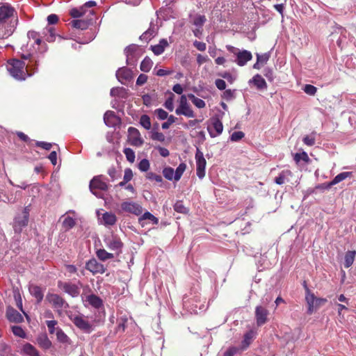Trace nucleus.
<instances>
[{
  "instance_id": "obj_39",
  "label": "nucleus",
  "mask_w": 356,
  "mask_h": 356,
  "mask_svg": "<svg viewBox=\"0 0 356 356\" xmlns=\"http://www.w3.org/2000/svg\"><path fill=\"white\" fill-rule=\"evenodd\" d=\"M186 165L184 163H181L179 165V166L177 168L176 170L175 171V177L174 179L177 181H179L184 171L186 170Z\"/></svg>"
},
{
  "instance_id": "obj_26",
  "label": "nucleus",
  "mask_w": 356,
  "mask_h": 356,
  "mask_svg": "<svg viewBox=\"0 0 356 356\" xmlns=\"http://www.w3.org/2000/svg\"><path fill=\"white\" fill-rule=\"evenodd\" d=\"M117 221L115 215L111 212H105L102 218L101 222L104 225H113Z\"/></svg>"
},
{
  "instance_id": "obj_60",
  "label": "nucleus",
  "mask_w": 356,
  "mask_h": 356,
  "mask_svg": "<svg viewBox=\"0 0 356 356\" xmlns=\"http://www.w3.org/2000/svg\"><path fill=\"white\" fill-rule=\"evenodd\" d=\"M206 22V17L204 15H196L193 19V24L195 26H201Z\"/></svg>"
},
{
  "instance_id": "obj_25",
  "label": "nucleus",
  "mask_w": 356,
  "mask_h": 356,
  "mask_svg": "<svg viewBox=\"0 0 356 356\" xmlns=\"http://www.w3.org/2000/svg\"><path fill=\"white\" fill-rule=\"evenodd\" d=\"M292 175V172L289 170H282L279 175L275 179L277 184L282 185L285 182L289 181V177Z\"/></svg>"
},
{
  "instance_id": "obj_17",
  "label": "nucleus",
  "mask_w": 356,
  "mask_h": 356,
  "mask_svg": "<svg viewBox=\"0 0 356 356\" xmlns=\"http://www.w3.org/2000/svg\"><path fill=\"white\" fill-rule=\"evenodd\" d=\"M58 286L65 293H68L72 297H77L79 295V288L74 284L67 282H59Z\"/></svg>"
},
{
  "instance_id": "obj_46",
  "label": "nucleus",
  "mask_w": 356,
  "mask_h": 356,
  "mask_svg": "<svg viewBox=\"0 0 356 356\" xmlns=\"http://www.w3.org/2000/svg\"><path fill=\"white\" fill-rule=\"evenodd\" d=\"M242 351L240 347L232 346L227 348L224 353L223 356H234L235 355L241 353Z\"/></svg>"
},
{
  "instance_id": "obj_36",
  "label": "nucleus",
  "mask_w": 356,
  "mask_h": 356,
  "mask_svg": "<svg viewBox=\"0 0 356 356\" xmlns=\"http://www.w3.org/2000/svg\"><path fill=\"white\" fill-rule=\"evenodd\" d=\"M152 65V60L149 58L145 57L140 63V70L143 72H148L151 70Z\"/></svg>"
},
{
  "instance_id": "obj_48",
  "label": "nucleus",
  "mask_w": 356,
  "mask_h": 356,
  "mask_svg": "<svg viewBox=\"0 0 356 356\" xmlns=\"http://www.w3.org/2000/svg\"><path fill=\"white\" fill-rule=\"evenodd\" d=\"M128 319L126 316H122L118 319L117 332H124L126 327V323Z\"/></svg>"
},
{
  "instance_id": "obj_50",
  "label": "nucleus",
  "mask_w": 356,
  "mask_h": 356,
  "mask_svg": "<svg viewBox=\"0 0 356 356\" xmlns=\"http://www.w3.org/2000/svg\"><path fill=\"white\" fill-rule=\"evenodd\" d=\"M47 33H46V40L49 42H54L56 38V34L54 31V28L48 27L46 29Z\"/></svg>"
},
{
  "instance_id": "obj_57",
  "label": "nucleus",
  "mask_w": 356,
  "mask_h": 356,
  "mask_svg": "<svg viewBox=\"0 0 356 356\" xmlns=\"http://www.w3.org/2000/svg\"><path fill=\"white\" fill-rule=\"evenodd\" d=\"M173 97L174 95L171 93L170 97H169L164 103L165 107L170 111H172L174 109Z\"/></svg>"
},
{
  "instance_id": "obj_58",
  "label": "nucleus",
  "mask_w": 356,
  "mask_h": 356,
  "mask_svg": "<svg viewBox=\"0 0 356 356\" xmlns=\"http://www.w3.org/2000/svg\"><path fill=\"white\" fill-rule=\"evenodd\" d=\"M303 90L307 95H314L316 92L317 89L315 86L312 85L307 84L305 86Z\"/></svg>"
},
{
  "instance_id": "obj_16",
  "label": "nucleus",
  "mask_w": 356,
  "mask_h": 356,
  "mask_svg": "<svg viewBox=\"0 0 356 356\" xmlns=\"http://www.w3.org/2000/svg\"><path fill=\"white\" fill-rule=\"evenodd\" d=\"M86 268L92 274H103L106 271V268H104V265L99 263L95 259H90L88 262H86Z\"/></svg>"
},
{
  "instance_id": "obj_29",
  "label": "nucleus",
  "mask_w": 356,
  "mask_h": 356,
  "mask_svg": "<svg viewBox=\"0 0 356 356\" xmlns=\"http://www.w3.org/2000/svg\"><path fill=\"white\" fill-rule=\"evenodd\" d=\"M22 353L29 356H40L36 348L29 343H26L23 346Z\"/></svg>"
},
{
  "instance_id": "obj_6",
  "label": "nucleus",
  "mask_w": 356,
  "mask_h": 356,
  "mask_svg": "<svg viewBox=\"0 0 356 356\" xmlns=\"http://www.w3.org/2000/svg\"><path fill=\"white\" fill-rule=\"evenodd\" d=\"M90 191L97 197L100 195L97 193V190L106 191L108 188V184L106 183V178L103 175H97L94 177L89 184Z\"/></svg>"
},
{
  "instance_id": "obj_55",
  "label": "nucleus",
  "mask_w": 356,
  "mask_h": 356,
  "mask_svg": "<svg viewBox=\"0 0 356 356\" xmlns=\"http://www.w3.org/2000/svg\"><path fill=\"white\" fill-rule=\"evenodd\" d=\"M166 119L167 121L163 122L161 125L163 129H167L170 127V126L175 122L177 118H175L174 115H170Z\"/></svg>"
},
{
  "instance_id": "obj_12",
  "label": "nucleus",
  "mask_w": 356,
  "mask_h": 356,
  "mask_svg": "<svg viewBox=\"0 0 356 356\" xmlns=\"http://www.w3.org/2000/svg\"><path fill=\"white\" fill-rule=\"evenodd\" d=\"M46 299L52 307L58 311L68 307V304L58 294L48 293L46 296Z\"/></svg>"
},
{
  "instance_id": "obj_33",
  "label": "nucleus",
  "mask_w": 356,
  "mask_h": 356,
  "mask_svg": "<svg viewBox=\"0 0 356 356\" xmlns=\"http://www.w3.org/2000/svg\"><path fill=\"white\" fill-rule=\"evenodd\" d=\"M137 46L135 44H131L128 46L124 49V53L127 56V64H131V60L133 58V54L136 51Z\"/></svg>"
},
{
  "instance_id": "obj_15",
  "label": "nucleus",
  "mask_w": 356,
  "mask_h": 356,
  "mask_svg": "<svg viewBox=\"0 0 356 356\" xmlns=\"http://www.w3.org/2000/svg\"><path fill=\"white\" fill-rule=\"evenodd\" d=\"M27 36L29 41L27 42V44L26 45L22 46V48H24L25 51H35V49H34V45L36 44L38 46L41 43V38L38 33L34 31H31L28 32Z\"/></svg>"
},
{
  "instance_id": "obj_31",
  "label": "nucleus",
  "mask_w": 356,
  "mask_h": 356,
  "mask_svg": "<svg viewBox=\"0 0 356 356\" xmlns=\"http://www.w3.org/2000/svg\"><path fill=\"white\" fill-rule=\"evenodd\" d=\"M96 255L97 258L102 261H105L108 259H111L114 258V254L108 252L104 249L97 250L96 252Z\"/></svg>"
},
{
  "instance_id": "obj_41",
  "label": "nucleus",
  "mask_w": 356,
  "mask_h": 356,
  "mask_svg": "<svg viewBox=\"0 0 356 356\" xmlns=\"http://www.w3.org/2000/svg\"><path fill=\"white\" fill-rule=\"evenodd\" d=\"M13 334L22 339L26 338V334L24 330L18 325H13L11 327Z\"/></svg>"
},
{
  "instance_id": "obj_18",
  "label": "nucleus",
  "mask_w": 356,
  "mask_h": 356,
  "mask_svg": "<svg viewBox=\"0 0 356 356\" xmlns=\"http://www.w3.org/2000/svg\"><path fill=\"white\" fill-rule=\"evenodd\" d=\"M268 311L262 306H257L255 309V318L258 326H261L266 323L268 319Z\"/></svg>"
},
{
  "instance_id": "obj_44",
  "label": "nucleus",
  "mask_w": 356,
  "mask_h": 356,
  "mask_svg": "<svg viewBox=\"0 0 356 356\" xmlns=\"http://www.w3.org/2000/svg\"><path fill=\"white\" fill-rule=\"evenodd\" d=\"M56 335V338L58 341L60 343H68L69 338L64 333V332L60 328L56 329V332L55 333Z\"/></svg>"
},
{
  "instance_id": "obj_3",
  "label": "nucleus",
  "mask_w": 356,
  "mask_h": 356,
  "mask_svg": "<svg viewBox=\"0 0 356 356\" xmlns=\"http://www.w3.org/2000/svg\"><path fill=\"white\" fill-rule=\"evenodd\" d=\"M19 52L21 58L23 60H28L25 63V69L27 70L26 77L31 76L38 71V58L35 56V51H25L24 48H21Z\"/></svg>"
},
{
  "instance_id": "obj_7",
  "label": "nucleus",
  "mask_w": 356,
  "mask_h": 356,
  "mask_svg": "<svg viewBox=\"0 0 356 356\" xmlns=\"http://www.w3.org/2000/svg\"><path fill=\"white\" fill-rule=\"evenodd\" d=\"M106 246L111 250L115 252L116 254H119L123 247V243L120 238L116 235L111 234L106 236L104 238Z\"/></svg>"
},
{
  "instance_id": "obj_35",
  "label": "nucleus",
  "mask_w": 356,
  "mask_h": 356,
  "mask_svg": "<svg viewBox=\"0 0 356 356\" xmlns=\"http://www.w3.org/2000/svg\"><path fill=\"white\" fill-rule=\"evenodd\" d=\"M188 97L193 102V104L198 108H204L206 104L202 99L195 97L193 94H188Z\"/></svg>"
},
{
  "instance_id": "obj_56",
  "label": "nucleus",
  "mask_w": 356,
  "mask_h": 356,
  "mask_svg": "<svg viewBox=\"0 0 356 356\" xmlns=\"http://www.w3.org/2000/svg\"><path fill=\"white\" fill-rule=\"evenodd\" d=\"M154 113L156 115L158 119L161 120H165L168 117V113L162 108L156 109Z\"/></svg>"
},
{
  "instance_id": "obj_61",
  "label": "nucleus",
  "mask_w": 356,
  "mask_h": 356,
  "mask_svg": "<svg viewBox=\"0 0 356 356\" xmlns=\"http://www.w3.org/2000/svg\"><path fill=\"white\" fill-rule=\"evenodd\" d=\"M133 172L131 170V169L130 168H126L124 170V177H123V179L124 180V182H129V181H131L133 178Z\"/></svg>"
},
{
  "instance_id": "obj_23",
  "label": "nucleus",
  "mask_w": 356,
  "mask_h": 356,
  "mask_svg": "<svg viewBox=\"0 0 356 356\" xmlns=\"http://www.w3.org/2000/svg\"><path fill=\"white\" fill-rule=\"evenodd\" d=\"M352 175L351 172H343L341 173H339L330 182L326 184L325 186H324L325 188H330L331 186L342 181L347 177H349Z\"/></svg>"
},
{
  "instance_id": "obj_1",
  "label": "nucleus",
  "mask_w": 356,
  "mask_h": 356,
  "mask_svg": "<svg viewBox=\"0 0 356 356\" xmlns=\"http://www.w3.org/2000/svg\"><path fill=\"white\" fill-rule=\"evenodd\" d=\"M15 9L7 3H0V40L7 38L15 31L17 19Z\"/></svg>"
},
{
  "instance_id": "obj_9",
  "label": "nucleus",
  "mask_w": 356,
  "mask_h": 356,
  "mask_svg": "<svg viewBox=\"0 0 356 356\" xmlns=\"http://www.w3.org/2000/svg\"><path fill=\"white\" fill-rule=\"evenodd\" d=\"M227 49L235 54L236 56V59L235 62L239 66L245 65L248 61L250 60L252 58V54L250 51L247 50H243L241 51H238V49L232 46H227Z\"/></svg>"
},
{
  "instance_id": "obj_47",
  "label": "nucleus",
  "mask_w": 356,
  "mask_h": 356,
  "mask_svg": "<svg viewBox=\"0 0 356 356\" xmlns=\"http://www.w3.org/2000/svg\"><path fill=\"white\" fill-rule=\"evenodd\" d=\"M140 124L145 129H149L151 127V121L149 117L147 115H143L140 119Z\"/></svg>"
},
{
  "instance_id": "obj_64",
  "label": "nucleus",
  "mask_w": 356,
  "mask_h": 356,
  "mask_svg": "<svg viewBox=\"0 0 356 356\" xmlns=\"http://www.w3.org/2000/svg\"><path fill=\"white\" fill-rule=\"evenodd\" d=\"M108 175L111 177V180L114 181L118 179L119 175H118V172L114 167H111L108 170Z\"/></svg>"
},
{
  "instance_id": "obj_38",
  "label": "nucleus",
  "mask_w": 356,
  "mask_h": 356,
  "mask_svg": "<svg viewBox=\"0 0 356 356\" xmlns=\"http://www.w3.org/2000/svg\"><path fill=\"white\" fill-rule=\"evenodd\" d=\"M71 24L74 28L81 30L86 29L88 25V22L83 19H74L72 21Z\"/></svg>"
},
{
  "instance_id": "obj_51",
  "label": "nucleus",
  "mask_w": 356,
  "mask_h": 356,
  "mask_svg": "<svg viewBox=\"0 0 356 356\" xmlns=\"http://www.w3.org/2000/svg\"><path fill=\"white\" fill-rule=\"evenodd\" d=\"M124 153L126 156L127 161L134 163L135 161V153L131 148H125Z\"/></svg>"
},
{
  "instance_id": "obj_14",
  "label": "nucleus",
  "mask_w": 356,
  "mask_h": 356,
  "mask_svg": "<svg viewBox=\"0 0 356 356\" xmlns=\"http://www.w3.org/2000/svg\"><path fill=\"white\" fill-rule=\"evenodd\" d=\"M121 209L124 212L139 216L143 212L142 207L134 202L124 201L121 204Z\"/></svg>"
},
{
  "instance_id": "obj_40",
  "label": "nucleus",
  "mask_w": 356,
  "mask_h": 356,
  "mask_svg": "<svg viewBox=\"0 0 356 356\" xmlns=\"http://www.w3.org/2000/svg\"><path fill=\"white\" fill-rule=\"evenodd\" d=\"M156 35V30L154 28H149L147 31H146L142 35H140V39L147 42L151 40L152 37Z\"/></svg>"
},
{
  "instance_id": "obj_8",
  "label": "nucleus",
  "mask_w": 356,
  "mask_h": 356,
  "mask_svg": "<svg viewBox=\"0 0 356 356\" xmlns=\"http://www.w3.org/2000/svg\"><path fill=\"white\" fill-rule=\"evenodd\" d=\"M73 323L82 331L90 333L93 330V323L83 315H75L71 317Z\"/></svg>"
},
{
  "instance_id": "obj_59",
  "label": "nucleus",
  "mask_w": 356,
  "mask_h": 356,
  "mask_svg": "<svg viewBox=\"0 0 356 356\" xmlns=\"http://www.w3.org/2000/svg\"><path fill=\"white\" fill-rule=\"evenodd\" d=\"M244 136L245 134L243 131H235L231 135L230 140L232 141L236 142L241 140Z\"/></svg>"
},
{
  "instance_id": "obj_10",
  "label": "nucleus",
  "mask_w": 356,
  "mask_h": 356,
  "mask_svg": "<svg viewBox=\"0 0 356 356\" xmlns=\"http://www.w3.org/2000/svg\"><path fill=\"white\" fill-rule=\"evenodd\" d=\"M175 113L177 115H183L187 118L195 117V113L192 110L190 104H188L186 95H183L181 96L179 99V105L176 108Z\"/></svg>"
},
{
  "instance_id": "obj_28",
  "label": "nucleus",
  "mask_w": 356,
  "mask_h": 356,
  "mask_svg": "<svg viewBox=\"0 0 356 356\" xmlns=\"http://www.w3.org/2000/svg\"><path fill=\"white\" fill-rule=\"evenodd\" d=\"M116 76L121 83H124L131 78V72L125 67H122L116 72Z\"/></svg>"
},
{
  "instance_id": "obj_53",
  "label": "nucleus",
  "mask_w": 356,
  "mask_h": 356,
  "mask_svg": "<svg viewBox=\"0 0 356 356\" xmlns=\"http://www.w3.org/2000/svg\"><path fill=\"white\" fill-rule=\"evenodd\" d=\"M146 178L149 179V180H153V181H155L158 183H161L163 181V178L161 175H156L154 172H147V175H146Z\"/></svg>"
},
{
  "instance_id": "obj_2",
  "label": "nucleus",
  "mask_w": 356,
  "mask_h": 356,
  "mask_svg": "<svg viewBox=\"0 0 356 356\" xmlns=\"http://www.w3.org/2000/svg\"><path fill=\"white\" fill-rule=\"evenodd\" d=\"M7 69L10 74L17 80H25L27 70L25 69V63L17 58L9 60Z\"/></svg>"
},
{
  "instance_id": "obj_13",
  "label": "nucleus",
  "mask_w": 356,
  "mask_h": 356,
  "mask_svg": "<svg viewBox=\"0 0 356 356\" xmlns=\"http://www.w3.org/2000/svg\"><path fill=\"white\" fill-rule=\"evenodd\" d=\"M195 161L197 165V176L200 179H202L205 176L207 161L204 157L203 153L199 149H197L195 154Z\"/></svg>"
},
{
  "instance_id": "obj_30",
  "label": "nucleus",
  "mask_w": 356,
  "mask_h": 356,
  "mask_svg": "<svg viewBox=\"0 0 356 356\" xmlns=\"http://www.w3.org/2000/svg\"><path fill=\"white\" fill-rule=\"evenodd\" d=\"M146 220H150L151 222H152L154 225H157L159 223L158 218L153 216L149 211L145 212L141 217L139 218V223L142 226H144V221Z\"/></svg>"
},
{
  "instance_id": "obj_62",
  "label": "nucleus",
  "mask_w": 356,
  "mask_h": 356,
  "mask_svg": "<svg viewBox=\"0 0 356 356\" xmlns=\"http://www.w3.org/2000/svg\"><path fill=\"white\" fill-rule=\"evenodd\" d=\"M174 209L176 211L183 213H186L187 211L186 208L184 206L181 202H176L174 206Z\"/></svg>"
},
{
  "instance_id": "obj_27",
  "label": "nucleus",
  "mask_w": 356,
  "mask_h": 356,
  "mask_svg": "<svg viewBox=\"0 0 356 356\" xmlns=\"http://www.w3.org/2000/svg\"><path fill=\"white\" fill-rule=\"evenodd\" d=\"M250 83H254V85L259 90L266 89L267 84L264 79L259 74H256L250 80Z\"/></svg>"
},
{
  "instance_id": "obj_11",
  "label": "nucleus",
  "mask_w": 356,
  "mask_h": 356,
  "mask_svg": "<svg viewBox=\"0 0 356 356\" xmlns=\"http://www.w3.org/2000/svg\"><path fill=\"white\" fill-rule=\"evenodd\" d=\"M207 131L211 138L220 135L223 131L222 122L217 118H211L208 122Z\"/></svg>"
},
{
  "instance_id": "obj_37",
  "label": "nucleus",
  "mask_w": 356,
  "mask_h": 356,
  "mask_svg": "<svg viewBox=\"0 0 356 356\" xmlns=\"http://www.w3.org/2000/svg\"><path fill=\"white\" fill-rule=\"evenodd\" d=\"M63 218H64L63 221V227L65 230H69L75 225V220L72 217L63 216Z\"/></svg>"
},
{
  "instance_id": "obj_24",
  "label": "nucleus",
  "mask_w": 356,
  "mask_h": 356,
  "mask_svg": "<svg viewBox=\"0 0 356 356\" xmlns=\"http://www.w3.org/2000/svg\"><path fill=\"white\" fill-rule=\"evenodd\" d=\"M30 293L36 298L37 302H40L44 297V293L42 289L36 285L31 284L29 287Z\"/></svg>"
},
{
  "instance_id": "obj_20",
  "label": "nucleus",
  "mask_w": 356,
  "mask_h": 356,
  "mask_svg": "<svg viewBox=\"0 0 356 356\" xmlns=\"http://www.w3.org/2000/svg\"><path fill=\"white\" fill-rule=\"evenodd\" d=\"M6 317L10 322L19 323L24 321L22 315L13 307L7 309Z\"/></svg>"
},
{
  "instance_id": "obj_54",
  "label": "nucleus",
  "mask_w": 356,
  "mask_h": 356,
  "mask_svg": "<svg viewBox=\"0 0 356 356\" xmlns=\"http://www.w3.org/2000/svg\"><path fill=\"white\" fill-rule=\"evenodd\" d=\"M294 160L296 163H299L301 160L307 161L309 160V156L305 152L302 153H296L294 155Z\"/></svg>"
},
{
  "instance_id": "obj_4",
  "label": "nucleus",
  "mask_w": 356,
  "mask_h": 356,
  "mask_svg": "<svg viewBox=\"0 0 356 356\" xmlns=\"http://www.w3.org/2000/svg\"><path fill=\"white\" fill-rule=\"evenodd\" d=\"M305 301L307 305V313L309 315L316 312L321 306L327 302L326 298H316L305 285Z\"/></svg>"
},
{
  "instance_id": "obj_34",
  "label": "nucleus",
  "mask_w": 356,
  "mask_h": 356,
  "mask_svg": "<svg viewBox=\"0 0 356 356\" xmlns=\"http://www.w3.org/2000/svg\"><path fill=\"white\" fill-rule=\"evenodd\" d=\"M87 300L90 305L95 308H99L102 305V300L95 295H90L87 298Z\"/></svg>"
},
{
  "instance_id": "obj_19",
  "label": "nucleus",
  "mask_w": 356,
  "mask_h": 356,
  "mask_svg": "<svg viewBox=\"0 0 356 356\" xmlns=\"http://www.w3.org/2000/svg\"><path fill=\"white\" fill-rule=\"evenodd\" d=\"M129 134V140L132 145L139 147L143 143V139L140 138V134L138 130L134 127H129L128 129Z\"/></svg>"
},
{
  "instance_id": "obj_52",
  "label": "nucleus",
  "mask_w": 356,
  "mask_h": 356,
  "mask_svg": "<svg viewBox=\"0 0 356 356\" xmlns=\"http://www.w3.org/2000/svg\"><path fill=\"white\" fill-rule=\"evenodd\" d=\"M149 162L147 159H142L138 163V168L142 172H147L149 168Z\"/></svg>"
},
{
  "instance_id": "obj_5",
  "label": "nucleus",
  "mask_w": 356,
  "mask_h": 356,
  "mask_svg": "<svg viewBox=\"0 0 356 356\" xmlns=\"http://www.w3.org/2000/svg\"><path fill=\"white\" fill-rule=\"evenodd\" d=\"M29 211V207H26L15 216L13 221V229L15 233L22 232V229L28 225Z\"/></svg>"
},
{
  "instance_id": "obj_21",
  "label": "nucleus",
  "mask_w": 356,
  "mask_h": 356,
  "mask_svg": "<svg viewBox=\"0 0 356 356\" xmlns=\"http://www.w3.org/2000/svg\"><path fill=\"white\" fill-rule=\"evenodd\" d=\"M104 121L105 124L110 127H115L120 123V119L116 116L115 113L111 111H108L104 113Z\"/></svg>"
},
{
  "instance_id": "obj_32",
  "label": "nucleus",
  "mask_w": 356,
  "mask_h": 356,
  "mask_svg": "<svg viewBox=\"0 0 356 356\" xmlns=\"http://www.w3.org/2000/svg\"><path fill=\"white\" fill-rule=\"evenodd\" d=\"M356 255V252L355 250L348 251L346 253L344 258V266L346 268H349L351 266L355 261V257Z\"/></svg>"
},
{
  "instance_id": "obj_49",
  "label": "nucleus",
  "mask_w": 356,
  "mask_h": 356,
  "mask_svg": "<svg viewBox=\"0 0 356 356\" xmlns=\"http://www.w3.org/2000/svg\"><path fill=\"white\" fill-rule=\"evenodd\" d=\"M57 323V321L55 320L47 321L46 322L48 330L50 334H54L56 332V329H60L59 327H56Z\"/></svg>"
},
{
  "instance_id": "obj_42",
  "label": "nucleus",
  "mask_w": 356,
  "mask_h": 356,
  "mask_svg": "<svg viewBox=\"0 0 356 356\" xmlns=\"http://www.w3.org/2000/svg\"><path fill=\"white\" fill-rule=\"evenodd\" d=\"M70 15L74 18H78L83 16L86 13L84 6L80 8H74L70 10Z\"/></svg>"
},
{
  "instance_id": "obj_43",
  "label": "nucleus",
  "mask_w": 356,
  "mask_h": 356,
  "mask_svg": "<svg viewBox=\"0 0 356 356\" xmlns=\"http://www.w3.org/2000/svg\"><path fill=\"white\" fill-rule=\"evenodd\" d=\"M315 135L316 133L312 132L310 135L305 136L302 139L304 144L307 146H313L316 142Z\"/></svg>"
},
{
  "instance_id": "obj_63",
  "label": "nucleus",
  "mask_w": 356,
  "mask_h": 356,
  "mask_svg": "<svg viewBox=\"0 0 356 356\" xmlns=\"http://www.w3.org/2000/svg\"><path fill=\"white\" fill-rule=\"evenodd\" d=\"M151 49L156 56L161 55L165 51L159 44L151 46Z\"/></svg>"
},
{
  "instance_id": "obj_45",
  "label": "nucleus",
  "mask_w": 356,
  "mask_h": 356,
  "mask_svg": "<svg viewBox=\"0 0 356 356\" xmlns=\"http://www.w3.org/2000/svg\"><path fill=\"white\" fill-rule=\"evenodd\" d=\"M163 175L168 180H172L175 177V170L171 167H165L163 170Z\"/></svg>"
},
{
  "instance_id": "obj_22",
  "label": "nucleus",
  "mask_w": 356,
  "mask_h": 356,
  "mask_svg": "<svg viewBox=\"0 0 356 356\" xmlns=\"http://www.w3.org/2000/svg\"><path fill=\"white\" fill-rule=\"evenodd\" d=\"M255 335L256 332L253 330H250L244 334L243 340L242 341L240 346L241 350L243 351L248 348L254 339Z\"/></svg>"
}]
</instances>
